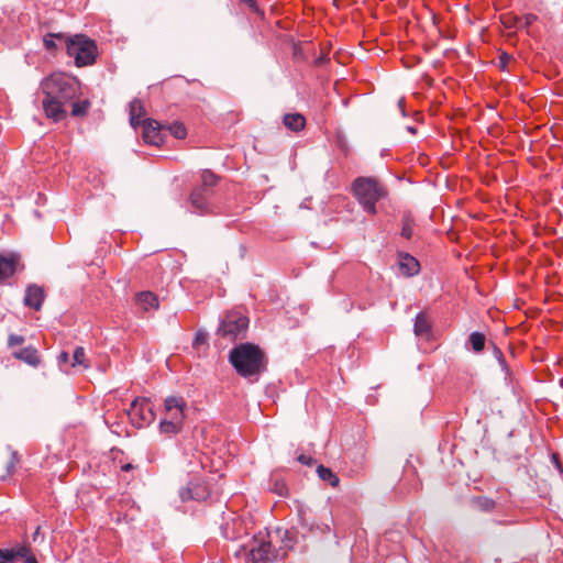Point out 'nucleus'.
Segmentation results:
<instances>
[{"instance_id":"nucleus-5","label":"nucleus","mask_w":563,"mask_h":563,"mask_svg":"<svg viewBox=\"0 0 563 563\" xmlns=\"http://www.w3.org/2000/svg\"><path fill=\"white\" fill-rule=\"evenodd\" d=\"M249 319L238 312H229L227 313L219 327L218 333L233 341L240 336H243L247 330Z\"/></svg>"},{"instance_id":"nucleus-48","label":"nucleus","mask_w":563,"mask_h":563,"mask_svg":"<svg viewBox=\"0 0 563 563\" xmlns=\"http://www.w3.org/2000/svg\"><path fill=\"white\" fill-rule=\"evenodd\" d=\"M520 456H521L520 451H515V452L510 453V457H512V459H519Z\"/></svg>"},{"instance_id":"nucleus-12","label":"nucleus","mask_w":563,"mask_h":563,"mask_svg":"<svg viewBox=\"0 0 563 563\" xmlns=\"http://www.w3.org/2000/svg\"><path fill=\"white\" fill-rule=\"evenodd\" d=\"M44 300V291L41 287L36 285H31L25 290L24 296V305L26 307L33 308L34 310H40Z\"/></svg>"},{"instance_id":"nucleus-10","label":"nucleus","mask_w":563,"mask_h":563,"mask_svg":"<svg viewBox=\"0 0 563 563\" xmlns=\"http://www.w3.org/2000/svg\"><path fill=\"white\" fill-rule=\"evenodd\" d=\"M141 124L143 128V140L145 143L156 146L163 143L164 137L161 131V125L156 120L145 119Z\"/></svg>"},{"instance_id":"nucleus-56","label":"nucleus","mask_w":563,"mask_h":563,"mask_svg":"<svg viewBox=\"0 0 563 563\" xmlns=\"http://www.w3.org/2000/svg\"><path fill=\"white\" fill-rule=\"evenodd\" d=\"M512 435H514V430H511V431H509V432H508V437H509V438H510V437H512Z\"/></svg>"},{"instance_id":"nucleus-4","label":"nucleus","mask_w":563,"mask_h":563,"mask_svg":"<svg viewBox=\"0 0 563 563\" xmlns=\"http://www.w3.org/2000/svg\"><path fill=\"white\" fill-rule=\"evenodd\" d=\"M67 53L75 58L78 67L92 64L97 56V46L85 35H75L67 41Z\"/></svg>"},{"instance_id":"nucleus-17","label":"nucleus","mask_w":563,"mask_h":563,"mask_svg":"<svg viewBox=\"0 0 563 563\" xmlns=\"http://www.w3.org/2000/svg\"><path fill=\"white\" fill-rule=\"evenodd\" d=\"M284 125L294 132L301 131L306 125V119L300 113H287L283 118Z\"/></svg>"},{"instance_id":"nucleus-2","label":"nucleus","mask_w":563,"mask_h":563,"mask_svg":"<svg viewBox=\"0 0 563 563\" xmlns=\"http://www.w3.org/2000/svg\"><path fill=\"white\" fill-rule=\"evenodd\" d=\"M229 361L236 373L249 382H257L266 368L263 351L255 344L242 343L229 353Z\"/></svg>"},{"instance_id":"nucleus-26","label":"nucleus","mask_w":563,"mask_h":563,"mask_svg":"<svg viewBox=\"0 0 563 563\" xmlns=\"http://www.w3.org/2000/svg\"><path fill=\"white\" fill-rule=\"evenodd\" d=\"M201 183L202 185L200 187L209 190V188L217 185L218 177L210 170H203L201 174Z\"/></svg>"},{"instance_id":"nucleus-14","label":"nucleus","mask_w":563,"mask_h":563,"mask_svg":"<svg viewBox=\"0 0 563 563\" xmlns=\"http://www.w3.org/2000/svg\"><path fill=\"white\" fill-rule=\"evenodd\" d=\"M399 271L402 275L411 277L419 273V262L408 253L399 254Z\"/></svg>"},{"instance_id":"nucleus-29","label":"nucleus","mask_w":563,"mask_h":563,"mask_svg":"<svg viewBox=\"0 0 563 563\" xmlns=\"http://www.w3.org/2000/svg\"><path fill=\"white\" fill-rule=\"evenodd\" d=\"M169 131L176 139H184L187 134L186 128L181 123H174L169 126Z\"/></svg>"},{"instance_id":"nucleus-35","label":"nucleus","mask_w":563,"mask_h":563,"mask_svg":"<svg viewBox=\"0 0 563 563\" xmlns=\"http://www.w3.org/2000/svg\"><path fill=\"white\" fill-rule=\"evenodd\" d=\"M551 463L555 467V470L559 472V474H563V466H562V463L560 461V456L558 453L551 454Z\"/></svg>"},{"instance_id":"nucleus-20","label":"nucleus","mask_w":563,"mask_h":563,"mask_svg":"<svg viewBox=\"0 0 563 563\" xmlns=\"http://www.w3.org/2000/svg\"><path fill=\"white\" fill-rule=\"evenodd\" d=\"M471 503L474 508L484 512L492 511L496 506L495 500L486 496L473 497Z\"/></svg>"},{"instance_id":"nucleus-52","label":"nucleus","mask_w":563,"mask_h":563,"mask_svg":"<svg viewBox=\"0 0 563 563\" xmlns=\"http://www.w3.org/2000/svg\"><path fill=\"white\" fill-rule=\"evenodd\" d=\"M3 554H2V549H0V563H4V560H3Z\"/></svg>"},{"instance_id":"nucleus-27","label":"nucleus","mask_w":563,"mask_h":563,"mask_svg":"<svg viewBox=\"0 0 563 563\" xmlns=\"http://www.w3.org/2000/svg\"><path fill=\"white\" fill-rule=\"evenodd\" d=\"M309 510L307 508L300 507L298 509V518L299 522L303 528H307L308 531L313 530V522L309 520Z\"/></svg>"},{"instance_id":"nucleus-55","label":"nucleus","mask_w":563,"mask_h":563,"mask_svg":"<svg viewBox=\"0 0 563 563\" xmlns=\"http://www.w3.org/2000/svg\"><path fill=\"white\" fill-rule=\"evenodd\" d=\"M506 59H508V56H505V58H504V56L500 57L501 63L506 62Z\"/></svg>"},{"instance_id":"nucleus-23","label":"nucleus","mask_w":563,"mask_h":563,"mask_svg":"<svg viewBox=\"0 0 563 563\" xmlns=\"http://www.w3.org/2000/svg\"><path fill=\"white\" fill-rule=\"evenodd\" d=\"M485 335L481 332H472L468 336V344L476 353L482 352L485 346Z\"/></svg>"},{"instance_id":"nucleus-51","label":"nucleus","mask_w":563,"mask_h":563,"mask_svg":"<svg viewBox=\"0 0 563 563\" xmlns=\"http://www.w3.org/2000/svg\"><path fill=\"white\" fill-rule=\"evenodd\" d=\"M399 107L401 108V111L404 112V100L400 99L399 102H398Z\"/></svg>"},{"instance_id":"nucleus-50","label":"nucleus","mask_w":563,"mask_h":563,"mask_svg":"<svg viewBox=\"0 0 563 563\" xmlns=\"http://www.w3.org/2000/svg\"><path fill=\"white\" fill-rule=\"evenodd\" d=\"M38 533H40V527H37L35 532L33 533V541H36Z\"/></svg>"},{"instance_id":"nucleus-47","label":"nucleus","mask_w":563,"mask_h":563,"mask_svg":"<svg viewBox=\"0 0 563 563\" xmlns=\"http://www.w3.org/2000/svg\"><path fill=\"white\" fill-rule=\"evenodd\" d=\"M133 468H134V466L131 463H126V464L121 465V470L123 472H129V471H131Z\"/></svg>"},{"instance_id":"nucleus-54","label":"nucleus","mask_w":563,"mask_h":563,"mask_svg":"<svg viewBox=\"0 0 563 563\" xmlns=\"http://www.w3.org/2000/svg\"><path fill=\"white\" fill-rule=\"evenodd\" d=\"M506 59H508V56H505V58H504V56L500 57L501 63L506 62Z\"/></svg>"},{"instance_id":"nucleus-33","label":"nucleus","mask_w":563,"mask_h":563,"mask_svg":"<svg viewBox=\"0 0 563 563\" xmlns=\"http://www.w3.org/2000/svg\"><path fill=\"white\" fill-rule=\"evenodd\" d=\"M161 433H178L181 430V424H158Z\"/></svg>"},{"instance_id":"nucleus-24","label":"nucleus","mask_w":563,"mask_h":563,"mask_svg":"<svg viewBox=\"0 0 563 563\" xmlns=\"http://www.w3.org/2000/svg\"><path fill=\"white\" fill-rule=\"evenodd\" d=\"M536 21L537 16L534 14H526L523 16H516L514 19V24H509V26H516L518 30H523L528 29Z\"/></svg>"},{"instance_id":"nucleus-28","label":"nucleus","mask_w":563,"mask_h":563,"mask_svg":"<svg viewBox=\"0 0 563 563\" xmlns=\"http://www.w3.org/2000/svg\"><path fill=\"white\" fill-rule=\"evenodd\" d=\"M76 365H82L84 367H88V365L85 363V350L81 346L76 347L73 354L71 366L74 367Z\"/></svg>"},{"instance_id":"nucleus-30","label":"nucleus","mask_w":563,"mask_h":563,"mask_svg":"<svg viewBox=\"0 0 563 563\" xmlns=\"http://www.w3.org/2000/svg\"><path fill=\"white\" fill-rule=\"evenodd\" d=\"M60 37H62L60 34H52V33L44 36L43 44H44L45 48L48 51L55 48V46H56L55 38H60Z\"/></svg>"},{"instance_id":"nucleus-45","label":"nucleus","mask_w":563,"mask_h":563,"mask_svg":"<svg viewBox=\"0 0 563 563\" xmlns=\"http://www.w3.org/2000/svg\"><path fill=\"white\" fill-rule=\"evenodd\" d=\"M25 563H38L37 559L30 552L29 555L24 559Z\"/></svg>"},{"instance_id":"nucleus-6","label":"nucleus","mask_w":563,"mask_h":563,"mask_svg":"<svg viewBox=\"0 0 563 563\" xmlns=\"http://www.w3.org/2000/svg\"><path fill=\"white\" fill-rule=\"evenodd\" d=\"M126 413L130 422H153L155 420L153 404L147 398L133 400Z\"/></svg>"},{"instance_id":"nucleus-18","label":"nucleus","mask_w":563,"mask_h":563,"mask_svg":"<svg viewBox=\"0 0 563 563\" xmlns=\"http://www.w3.org/2000/svg\"><path fill=\"white\" fill-rule=\"evenodd\" d=\"M431 331V322L426 312H419L416 316L413 332L417 336L429 335Z\"/></svg>"},{"instance_id":"nucleus-46","label":"nucleus","mask_w":563,"mask_h":563,"mask_svg":"<svg viewBox=\"0 0 563 563\" xmlns=\"http://www.w3.org/2000/svg\"><path fill=\"white\" fill-rule=\"evenodd\" d=\"M516 16H510V18H506L505 21H504V24L506 27L508 29H512V26H509V24H514V19ZM514 29H516V26H514Z\"/></svg>"},{"instance_id":"nucleus-3","label":"nucleus","mask_w":563,"mask_h":563,"mask_svg":"<svg viewBox=\"0 0 563 563\" xmlns=\"http://www.w3.org/2000/svg\"><path fill=\"white\" fill-rule=\"evenodd\" d=\"M352 191L363 210L376 214V203L387 196L384 185L375 177H357L352 183Z\"/></svg>"},{"instance_id":"nucleus-15","label":"nucleus","mask_w":563,"mask_h":563,"mask_svg":"<svg viewBox=\"0 0 563 563\" xmlns=\"http://www.w3.org/2000/svg\"><path fill=\"white\" fill-rule=\"evenodd\" d=\"M13 356L34 367H36L41 362L38 352L33 346L23 347L20 351L14 352Z\"/></svg>"},{"instance_id":"nucleus-37","label":"nucleus","mask_w":563,"mask_h":563,"mask_svg":"<svg viewBox=\"0 0 563 563\" xmlns=\"http://www.w3.org/2000/svg\"><path fill=\"white\" fill-rule=\"evenodd\" d=\"M30 552L31 551L26 545H20L18 548H15L16 558H21L23 560L29 555Z\"/></svg>"},{"instance_id":"nucleus-41","label":"nucleus","mask_w":563,"mask_h":563,"mask_svg":"<svg viewBox=\"0 0 563 563\" xmlns=\"http://www.w3.org/2000/svg\"><path fill=\"white\" fill-rule=\"evenodd\" d=\"M16 463L12 460H10L7 465H5V471H7V475L10 476L14 473L15 471V467H16Z\"/></svg>"},{"instance_id":"nucleus-31","label":"nucleus","mask_w":563,"mask_h":563,"mask_svg":"<svg viewBox=\"0 0 563 563\" xmlns=\"http://www.w3.org/2000/svg\"><path fill=\"white\" fill-rule=\"evenodd\" d=\"M282 542L284 549H292L295 544L292 532H290L289 530H285L282 537Z\"/></svg>"},{"instance_id":"nucleus-38","label":"nucleus","mask_w":563,"mask_h":563,"mask_svg":"<svg viewBox=\"0 0 563 563\" xmlns=\"http://www.w3.org/2000/svg\"><path fill=\"white\" fill-rule=\"evenodd\" d=\"M2 554H3V560H4V563H9V562H12L13 560L16 559V555H15V549H11V550H2Z\"/></svg>"},{"instance_id":"nucleus-32","label":"nucleus","mask_w":563,"mask_h":563,"mask_svg":"<svg viewBox=\"0 0 563 563\" xmlns=\"http://www.w3.org/2000/svg\"><path fill=\"white\" fill-rule=\"evenodd\" d=\"M272 490L278 496H286L288 494L287 485L283 481H276Z\"/></svg>"},{"instance_id":"nucleus-7","label":"nucleus","mask_w":563,"mask_h":563,"mask_svg":"<svg viewBox=\"0 0 563 563\" xmlns=\"http://www.w3.org/2000/svg\"><path fill=\"white\" fill-rule=\"evenodd\" d=\"M166 417L159 422H180L187 418V402L180 396H169L164 401Z\"/></svg>"},{"instance_id":"nucleus-40","label":"nucleus","mask_w":563,"mask_h":563,"mask_svg":"<svg viewBox=\"0 0 563 563\" xmlns=\"http://www.w3.org/2000/svg\"><path fill=\"white\" fill-rule=\"evenodd\" d=\"M240 1L245 3L253 12H255V13L260 12L256 0H240Z\"/></svg>"},{"instance_id":"nucleus-1","label":"nucleus","mask_w":563,"mask_h":563,"mask_svg":"<svg viewBox=\"0 0 563 563\" xmlns=\"http://www.w3.org/2000/svg\"><path fill=\"white\" fill-rule=\"evenodd\" d=\"M41 90L46 118L59 122L67 117V106L77 97L79 84L74 77L56 73L41 81Z\"/></svg>"},{"instance_id":"nucleus-36","label":"nucleus","mask_w":563,"mask_h":563,"mask_svg":"<svg viewBox=\"0 0 563 563\" xmlns=\"http://www.w3.org/2000/svg\"><path fill=\"white\" fill-rule=\"evenodd\" d=\"M24 342V338L22 335L10 334L8 339L9 346L21 345Z\"/></svg>"},{"instance_id":"nucleus-39","label":"nucleus","mask_w":563,"mask_h":563,"mask_svg":"<svg viewBox=\"0 0 563 563\" xmlns=\"http://www.w3.org/2000/svg\"><path fill=\"white\" fill-rule=\"evenodd\" d=\"M207 342V336L203 332L199 331L196 333L194 339V345L198 346L200 344H205Z\"/></svg>"},{"instance_id":"nucleus-8","label":"nucleus","mask_w":563,"mask_h":563,"mask_svg":"<svg viewBox=\"0 0 563 563\" xmlns=\"http://www.w3.org/2000/svg\"><path fill=\"white\" fill-rule=\"evenodd\" d=\"M276 554L273 551L271 541H255L249 553L250 563H267L276 559Z\"/></svg>"},{"instance_id":"nucleus-11","label":"nucleus","mask_w":563,"mask_h":563,"mask_svg":"<svg viewBox=\"0 0 563 563\" xmlns=\"http://www.w3.org/2000/svg\"><path fill=\"white\" fill-rule=\"evenodd\" d=\"M209 190L202 187L195 188L190 194L191 211L206 213L209 210L208 203Z\"/></svg>"},{"instance_id":"nucleus-53","label":"nucleus","mask_w":563,"mask_h":563,"mask_svg":"<svg viewBox=\"0 0 563 563\" xmlns=\"http://www.w3.org/2000/svg\"><path fill=\"white\" fill-rule=\"evenodd\" d=\"M506 59H508V56H505V58H504V56L500 57L501 63L506 62Z\"/></svg>"},{"instance_id":"nucleus-22","label":"nucleus","mask_w":563,"mask_h":563,"mask_svg":"<svg viewBox=\"0 0 563 563\" xmlns=\"http://www.w3.org/2000/svg\"><path fill=\"white\" fill-rule=\"evenodd\" d=\"M415 221L410 213H405L401 220V236L409 240L413 235Z\"/></svg>"},{"instance_id":"nucleus-19","label":"nucleus","mask_w":563,"mask_h":563,"mask_svg":"<svg viewBox=\"0 0 563 563\" xmlns=\"http://www.w3.org/2000/svg\"><path fill=\"white\" fill-rule=\"evenodd\" d=\"M145 110L143 102L140 99H133L130 102V124L136 129L141 125L140 119L143 117Z\"/></svg>"},{"instance_id":"nucleus-25","label":"nucleus","mask_w":563,"mask_h":563,"mask_svg":"<svg viewBox=\"0 0 563 563\" xmlns=\"http://www.w3.org/2000/svg\"><path fill=\"white\" fill-rule=\"evenodd\" d=\"M89 107H90V102L88 100L73 102L71 115L73 117H82L87 113Z\"/></svg>"},{"instance_id":"nucleus-21","label":"nucleus","mask_w":563,"mask_h":563,"mask_svg":"<svg viewBox=\"0 0 563 563\" xmlns=\"http://www.w3.org/2000/svg\"><path fill=\"white\" fill-rule=\"evenodd\" d=\"M317 474L320 477V479H322L323 482L329 483L332 487H335V486L339 485L340 479L336 476V474H334L332 472L331 468L325 467L323 465H319L317 467Z\"/></svg>"},{"instance_id":"nucleus-49","label":"nucleus","mask_w":563,"mask_h":563,"mask_svg":"<svg viewBox=\"0 0 563 563\" xmlns=\"http://www.w3.org/2000/svg\"><path fill=\"white\" fill-rule=\"evenodd\" d=\"M407 131L411 134H416L417 133V129L415 126H411V125H408L407 126Z\"/></svg>"},{"instance_id":"nucleus-43","label":"nucleus","mask_w":563,"mask_h":563,"mask_svg":"<svg viewBox=\"0 0 563 563\" xmlns=\"http://www.w3.org/2000/svg\"><path fill=\"white\" fill-rule=\"evenodd\" d=\"M497 352H498L499 364H500L501 368L507 372L508 371V366H507V364L505 362V358L503 357L500 351H497Z\"/></svg>"},{"instance_id":"nucleus-13","label":"nucleus","mask_w":563,"mask_h":563,"mask_svg":"<svg viewBox=\"0 0 563 563\" xmlns=\"http://www.w3.org/2000/svg\"><path fill=\"white\" fill-rule=\"evenodd\" d=\"M18 262L19 257L14 254L8 256L0 254V283L13 276Z\"/></svg>"},{"instance_id":"nucleus-34","label":"nucleus","mask_w":563,"mask_h":563,"mask_svg":"<svg viewBox=\"0 0 563 563\" xmlns=\"http://www.w3.org/2000/svg\"><path fill=\"white\" fill-rule=\"evenodd\" d=\"M69 354L67 352H60L59 355L57 356V362H58V366L63 369V371H66L65 368V365L69 362Z\"/></svg>"},{"instance_id":"nucleus-9","label":"nucleus","mask_w":563,"mask_h":563,"mask_svg":"<svg viewBox=\"0 0 563 563\" xmlns=\"http://www.w3.org/2000/svg\"><path fill=\"white\" fill-rule=\"evenodd\" d=\"M210 493L206 484L196 481L190 482L187 487L179 492V497L183 501L198 500L203 501L209 497Z\"/></svg>"},{"instance_id":"nucleus-16","label":"nucleus","mask_w":563,"mask_h":563,"mask_svg":"<svg viewBox=\"0 0 563 563\" xmlns=\"http://www.w3.org/2000/svg\"><path fill=\"white\" fill-rule=\"evenodd\" d=\"M135 299L139 307L144 311L158 308L157 296L152 291H141Z\"/></svg>"},{"instance_id":"nucleus-44","label":"nucleus","mask_w":563,"mask_h":563,"mask_svg":"<svg viewBox=\"0 0 563 563\" xmlns=\"http://www.w3.org/2000/svg\"><path fill=\"white\" fill-rule=\"evenodd\" d=\"M10 460L14 461L16 464L20 462V455L15 450H11V457Z\"/></svg>"},{"instance_id":"nucleus-42","label":"nucleus","mask_w":563,"mask_h":563,"mask_svg":"<svg viewBox=\"0 0 563 563\" xmlns=\"http://www.w3.org/2000/svg\"><path fill=\"white\" fill-rule=\"evenodd\" d=\"M298 461L305 465H311L313 462L312 457L303 455V454L298 456Z\"/></svg>"}]
</instances>
